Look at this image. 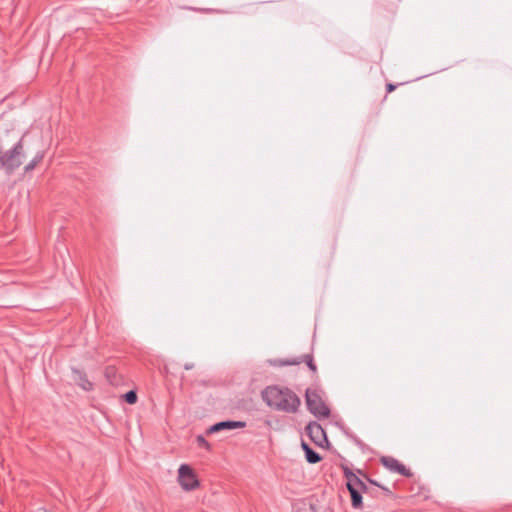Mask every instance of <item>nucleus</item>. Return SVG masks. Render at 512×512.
<instances>
[{"label": "nucleus", "instance_id": "1", "mask_svg": "<svg viewBox=\"0 0 512 512\" xmlns=\"http://www.w3.org/2000/svg\"><path fill=\"white\" fill-rule=\"evenodd\" d=\"M262 399L271 409L289 414L296 413L301 404L295 392L278 385L267 386L262 391Z\"/></svg>", "mask_w": 512, "mask_h": 512}, {"label": "nucleus", "instance_id": "2", "mask_svg": "<svg viewBox=\"0 0 512 512\" xmlns=\"http://www.w3.org/2000/svg\"><path fill=\"white\" fill-rule=\"evenodd\" d=\"M341 469L346 479V487L351 496V505L355 509L363 507L362 494L365 493L373 498L379 497L380 488L367 485L364 480L359 478L347 465L342 464Z\"/></svg>", "mask_w": 512, "mask_h": 512}, {"label": "nucleus", "instance_id": "3", "mask_svg": "<svg viewBox=\"0 0 512 512\" xmlns=\"http://www.w3.org/2000/svg\"><path fill=\"white\" fill-rule=\"evenodd\" d=\"M23 138H21L14 146L8 150L0 147V170H4L8 175L18 169L24 158Z\"/></svg>", "mask_w": 512, "mask_h": 512}, {"label": "nucleus", "instance_id": "4", "mask_svg": "<svg viewBox=\"0 0 512 512\" xmlns=\"http://www.w3.org/2000/svg\"><path fill=\"white\" fill-rule=\"evenodd\" d=\"M305 400L308 411L316 418H328L330 416V409L322 399L320 391L312 388L306 389Z\"/></svg>", "mask_w": 512, "mask_h": 512}, {"label": "nucleus", "instance_id": "5", "mask_svg": "<svg viewBox=\"0 0 512 512\" xmlns=\"http://www.w3.org/2000/svg\"><path fill=\"white\" fill-rule=\"evenodd\" d=\"M178 482L185 491L195 490L200 486V482L188 464H182L178 469Z\"/></svg>", "mask_w": 512, "mask_h": 512}, {"label": "nucleus", "instance_id": "6", "mask_svg": "<svg viewBox=\"0 0 512 512\" xmlns=\"http://www.w3.org/2000/svg\"><path fill=\"white\" fill-rule=\"evenodd\" d=\"M306 363L309 370L313 373H317V366L314 362V358L312 354H305L300 357H294L289 359H273L270 360V364L274 367H284V366H295L301 363Z\"/></svg>", "mask_w": 512, "mask_h": 512}, {"label": "nucleus", "instance_id": "7", "mask_svg": "<svg viewBox=\"0 0 512 512\" xmlns=\"http://www.w3.org/2000/svg\"><path fill=\"white\" fill-rule=\"evenodd\" d=\"M306 434L310 438V440L315 443L319 447H324L325 444H328V438L323 427L316 421H311L305 427Z\"/></svg>", "mask_w": 512, "mask_h": 512}, {"label": "nucleus", "instance_id": "8", "mask_svg": "<svg viewBox=\"0 0 512 512\" xmlns=\"http://www.w3.org/2000/svg\"><path fill=\"white\" fill-rule=\"evenodd\" d=\"M246 427L244 421L226 420L217 422L208 429V433H216L222 430H233Z\"/></svg>", "mask_w": 512, "mask_h": 512}, {"label": "nucleus", "instance_id": "9", "mask_svg": "<svg viewBox=\"0 0 512 512\" xmlns=\"http://www.w3.org/2000/svg\"><path fill=\"white\" fill-rule=\"evenodd\" d=\"M73 380L84 391L93 390V383L88 379L85 372L77 368H72Z\"/></svg>", "mask_w": 512, "mask_h": 512}, {"label": "nucleus", "instance_id": "10", "mask_svg": "<svg viewBox=\"0 0 512 512\" xmlns=\"http://www.w3.org/2000/svg\"><path fill=\"white\" fill-rule=\"evenodd\" d=\"M381 464L387 468L389 471L394 472L399 461L392 456H383L380 459Z\"/></svg>", "mask_w": 512, "mask_h": 512}, {"label": "nucleus", "instance_id": "11", "mask_svg": "<svg viewBox=\"0 0 512 512\" xmlns=\"http://www.w3.org/2000/svg\"><path fill=\"white\" fill-rule=\"evenodd\" d=\"M366 481L368 482V483H366L367 485H369L371 487L380 488L385 496H387V497L393 496V492L389 487L381 485L379 482H377L376 480H374L370 477H367Z\"/></svg>", "mask_w": 512, "mask_h": 512}, {"label": "nucleus", "instance_id": "12", "mask_svg": "<svg viewBox=\"0 0 512 512\" xmlns=\"http://www.w3.org/2000/svg\"><path fill=\"white\" fill-rule=\"evenodd\" d=\"M44 152L39 151L36 153L34 158L24 167L25 172H30L43 160Z\"/></svg>", "mask_w": 512, "mask_h": 512}, {"label": "nucleus", "instance_id": "13", "mask_svg": "<svg viewBox=\"0 0 512 512\" xmlns=\"http://www.w3.org/2000/svg\"><path fill=\"white\" fill-rule=\"evenodd\" d=\"M306 461L310 464H316L322 460V457L315 450L307 449V453H305Z\"/></svg>", "mask_w": 512, "mask_h": 512}, {"label": "nucleus", "instance_id": "14", "mask_svg": "<svg viewBox=\"0 0 512 512\" xmlns=\"http://www.w3.org/2000/svg\"><path fill=\"white\" fill-rule=\"evenodd\" d=\"M394 473H398L404 477H412L413 476V473L411 472L410 469H408L405 465H403L402 463L399 462V464L397 465L396 469L394 470Z\"/></svg>", "mask_w": 512, "mask_h": 512}, {"label": "nucleus", "instance_id": "15", "mask_svg": "<svg viewBox=\"0 0 512 512\" xmlns=\"http://www.w3.org/2000/svg\"><path fill=\"white\" fill-rule=\"evenodd\" d=\"M123 398L128 404H135L138 399L137 393L134 390H129L128 392H126L123 395Z\"/></svg>", "mask_w": 512, "mask_h": 512}, {"label": "nucleus", "instance_id": "16", "mask_svg": "<svg viewBox=\"0 0 512 512\" xmlns=\"http://www.w3.org/2000/svg\"><path fill=\"white\" fill-rule=\"evenodd\" d=\"M197 442H198L200 445L205 446L206 448H208V447H209V443H208V442L205 440V438H204L203 436H201V435H199V436L197 437Z\"/></svg>", "mask_w": 512, "mask_h": 512}, {"label": "nucleus", "instance_id": "17", "mask_svg": "<svg viewBox=\"0 0 512 512\" xmlns=\"http://www.w3.org/2000/svg\"><path fill=\"white\" fill-rule=\"evenodd\" d=\"M396 88H397L396 84H393V83H387L386 84V92L387 93L393 92Z\"/></svg>", "mask_w": 512, "mask_h": 512}, {"label": "nucleus", "instance_id": "18", "mask_svg": "<svg viewBox=\"0 0 512 512\" xmlns=\"http://www.w3.org/2000/svg\"><path fill=\"white\" fill-rule=\"evenodd\" d=\"M356 475L359 476V478H361L363 480L366 479L368 477V475L361 469H357L356 472H354Z\"/></svg>", "mask_w": 512, "mask_h": 512}, {"label": "nucleus", "instance_id": "19", "mask_svg": "<svg viewBox=\"0 0 512 512\" xmlns=\"http://www.w3.org/2000/svg\"><path fill=\"white\" fill-rule=\"evenodd\" d=\"M301 447L304 451V453H307V449H311V447L309 446V444H307L305 441H302L301 442Z\"/></svg>", "mask_w": 512, "mask_h": 512}, {"label": "nucleus", "instance_id": "20", "mask_svg": "<svg viewBox=\"0 0 512 512\" xmlns=\"http://www.w3.org/2000/svg\"><path fill=\"white\" fill-rule=\"evenodd\" d=\"M193 367H194V364H193V363H186V364L184 365V368H185L186 370H190V369H192Z\"/></svg>", "mask_w": 512, "mask_h": 512}, {"label": "nucleus", "instance_id": "21", "mask_svg": "<svg viewBox=\"0 0 512 512\" xmlns=\"http://www.w3.org/2000/svg\"><path fill=\"white\" fill-rule=\"evenodd\" d=\"M199 11H202L205 13H210V12H213L214 10L213 9H200Z\"/></svg>", "mask_w": 512, "mask_h": 512}]
</instances>
